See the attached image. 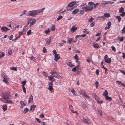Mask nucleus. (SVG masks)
<instances>
[{"mask_svg": "<svg viewBox=\"0 0 125 125\" xmlns=\"http://www.w3.org/2000/svg\"><path fill=\"white\" fill-rule=\"evenodd\" d=\"M101 67L102 68H103L104 69L105 71V73H106L107 70V68L106 67H105L103 65H101Z\"/></svg>", "mask_w": 125, "mask_h": 125, "instance_id": "47", "label": "nucleus"}, {"mask_svg": "<svg viewBox=\"0 0 125 125\" xmlns=\"http://www.w3.org/2000/svg\"><path fill=\"white\" fill-rule=\"evenodd\" d=\"M112 50L113 51H115V47H114V46H112Z\"/></svg>", "mask_w": 125, "mask_h": 125, "instance_id": "61", "label": "nucleus"}, {"mask_svg": "<svg viewBox=\"0 0 125 125\" xmlns=\"http://www.w3.org/2000/svg\"><path fill=\"white\" fill-rule=\"evenodd\" d=\"M66 63L68 66L71 67H73L74 66L73 64H71V63L70 62H67Z\"/></svg>", "mask_w": 125, "mask_h": 125, "instance_id": "19", "label": "nucleus"}, {"mask_svg": "<svg viewBox=\"0 0 125 125\" xmlns=\"http://www.w3.org/2000/svg\"><path fill=\"white\" fill-rule=\"evenodd\" d=\"M100 3H96L95 4H94L93 2V7L94 9H95L96 7L100 4Z\"/></svg>", "mask_w": 125, "mask_h": 125, "instance_id": "15", "label": "nucleus"}, {"mask_svg": "<svg viewBox=\"0 0 125 125\" xmlns=\"http://www.w3.org/2000/svg\"><path fill=\"white\" fill-rule=\"evenodd\" d=\"M26 83V81L25 80L23 81L21 83L22 84V85H23L24 86V85H25Z\"/></svg>", "mask_w": 125, "mask_h": 125, "instance_id": "50", "label": "nucleus"}, {"mask_svg": "<svg viewBox=\"0 0 125 125\" xmlns=\"http://www.w3.org/2000/svg\"><path fill=\"white\" fill-rule=\"evenodd\" d=\"M31 30H30L28 31H27V34L28 35H29L31 34Z\"/></svg>", "mask_w": 125, "mask_h": 125, "instance_id": "49", "label": "nucleus"}, {"mask_svg": "<svg viewBox=\"0 0 125 125\" xmlns=\"http://www.w3.org/2000/svg\"><path fill=\"white\" fill-rule=\"evenodd\" d=\"M110 2L111 1H102V2L101 3V5H104V6H105L106 5L109 4Z\"/></svg>", "mask_w": 125, "mask_h": 125, "instance_id": "7", "label": "nucleus"}, {"mask_svg": "<svg viewBox=\"0 0 125 125\" xmlns=\"http://www.w3.org/2000/svg\"><path fill=\"white\" fill-rule=\"evenodd\" d=\"M26 16H31V11H29L28 13V14L26 15Z\"/></svg>", "mask_w": 125, "mask_h": 125, "instance_id": "55", "label": "nucleus"}, {"mask_svg": "<svg viewBox=\"0 0 125 125\" xmlns=\"http://www.w3.org/2000/svg\"><path fill=\"white\" fill-rule=\"evenodd\" d=\"M2 109L4 111H5L7 110V106L6 105H3L2 106Z\"/></svg>", "mask_w": 125, "mask_h": 125, "instance_id": "32", "label": "nucleus"}, {"mask_svg": "<svg viewBox=\"0 0 125 125\" xmlns=\"http://www.w3.org/2000/svg\"><path fill=\"white\" fill-rule=\"evenodd\" d=\"M83 122L85 124H88V122L87 120L85 119H83Z\"/></svg>", "mask_w": 125, "mask_h": 125, "instance_id": "48", "label": "nucleus"}, {"mask_svg": "<svg viewBox=\"0 0 125 125\" xmlns=\"http://www.w3.org/2000/svg\"><path fill=\"white\" fill-rule=\"evenodd\" d=\"M42 73L45 76H47V74L46 73L44 72H42Z\"/></svg>", "mask_w": 125, "mask_h": 125, "instance_id": "62", "label": "nucleus"}, {"mask_svg": "<svg viewBox=\"0 0 125 125\" xmlns=\"http://www.w3.org/2000/svg\"><path fill=\"white\" fill-rule=\"evenodd\" d=\"M115 17L118 20V22H119L121 20V17L119 16H116Z\"/></svg>", "mask_w": 125, "mask_h": 125, "instance_id": "36", "label": "nucleus"}, {"mask_svg": "<svg viewBox=\"0 0 125 125\" xmlns=\"http://www.w3.org/2000/svg\"><path fill=\"white\" fill-rule=\"evenodd\" d=\"M108 93L107 91L106 90H105L104 93L103 94V95L105 97L107 96Z\"/></svg>", "mask_w": 125, "mask_h": 125, "instance_id": "31", "label": "nucleus"}, {"mask_svg": "<svg viewBox=\"0 0 125 125\" xmlns=\"http://www.w3.org/2000/svg\"><path fill=\"white\" fill-rule=\"evenodd\" d=\"M111 22H108L107 23V26L110 27L111 25Z\"/></svg>", "mask_w": 125, "mask_h": 125, "instance_id": "59", "label": "nucleus"}, {"mask_svg": "<svg viewBox=\"0 0 125 125\" xmlns=\"http://www.w3.org/2000/svg\"><path fill=\"white\" fill-rule=\"evenodd\" d=\"M20 103L21 104L20 107L21 108H23L26 104V103L22 101H21L20 102Z\"/></svg>", "mask_w": 125, "mask_h": 125, "instance_id": "13", "label": "nucleus"}, {"mask_svg": "<svg viewBox=\"0 0 125 125\" xmlns=\"http://www.w3.org/2000/svg\"><path fill=\"white\" fill-rule=\"evenodd\" d=\"M76 3V2L75 1H73L68 5L67 6L69 7H73L75 5Z\"/></svg>", "mask_w": 125, "mask_h": 125, "instance_id": "4", "label": "nucleus"}, {"mask_svg": "<svg viewBox=\"0 0 125 125\" xmlns=\"http://www.w3.org/2000/svg\"><path fill=\"white\" fill-rule=\"evenodd\" d=\"M97 102L98 104H102L103 103V101L102 100H101L100 101L99 100H98V101H97Z\"/></svg>", "mask_w": 125, "mask_h": 125, "instance_id": "53", "label": "nucleus"}, {"mask_svg": "<svg viewBox=\"0 0 125 125\" xmlns=\"http://www.w3.org/2000/svg\"><path fill=\"white\" fill-rule=\"evenodd\" d=\"M98 84L99 83L98 82V81H96L95 83V85L96 88H98Z\"/></svg>", "mask_w": 125, "mask_h": 125, "instance_id": "43", "label": "nucleus"}, {"mask_svg": "<svg viewBox=\"0 0 125 125\" xmlns=\"http://www.w3.org/2000/svg\"><path fill=\"white\" fill-rule=\"evenodd\" d=\"M45 40L46 41V44L48 45L49 44L51 41L50 37L49 38H47L46 39H45Z\"/></svg>", "mask_w": 125, "mask_h": 125, "instance_id": "11", "label": "nucleus"}, {"mask_svg": "<svg viewBox=\"0 0 125 125\" xmlns=\"http://www.w3.org/2000/svg\"><path fill=\"white\" fill-rule=\"evenodd\" d=\"M104 16L106 17H108L110 16V14L108 13H105L104 14Z\"/></svg>", "mask_w": 125, "mask_h": 125, "instance_id": "17", "label": "nucleus"}, {"mask_svg": "<svg viewBox=\"0 0 125 125\" xmlns=\"http://www.w3.org/2000/svg\"><path fill=\"white\" fill-rule=\"evenodd\" d=\"M36 10H32V16L33 17H35L36 15H37V14L36 13Z\"/></svg>", "mask_w": 125, "mask_h": 125, "instance_id": "14", "label": "nucleus"}, {"mask_svg": "<svg viewBox=\"0 0 125 125\" xmlns=\"http://www.w3.org/2000/svg\"><path fill=\"white\" fill-rule=\"evenodd\" d=\"M51 30L52 31H53L55 30V26L54 25L52 26L51 28Z\"/></svg>", "mask_w": 125, "mask_h": 125, "instance_id": "33", "label": "nucleus"}, {"mask_svg": "<svg viewBox=\"0 0 125 125\" xmlns=\"http://www.w3.org/2000/svg\"><path fill=\"white\" fill-rule=\"evenodd\" d=\"M19 25H17L14 27V30L15 31H18L19 28Z\"/></svg>", "mask_w": 125, "mask_h": 125, "instance_id": "28", "label": "nucleus"}, {"mask_svg": "<svg viewBox=\"0 0 125 125\" xmlns=\"http://www.w3.org/2000/svg\"><path fill=\"white\" fill-rule=\"evenodd\" d=\"M95 25V23L94 22H93L90 24V26L91 27H92L94 26Z\"/></svg>", "mask_w": 125, "mask_h": 125, "instance_id": "58", "label": "nucleus"}, {"mask_svg": "<svg viewBox=\"0 0 125 125\" xmlns=\"http://www.w3.org/2000/svg\"><path fill=\"white\" fill-rule=\"evenodd\" d=\"M60 58V57L58 56L57 54H55L54 59V60L56 62Z\"/></svg>", "mask_w": 125, "mask_h": 125, "instance_id": "10", "label": "nucleus"}, {"mask_svg": "<svg viewBox=\"0 0 125 125\" xmlns=\"http://www.w3.org/2000/svg\"><path fill=\"white\" fill-rule=\"evenodd\" d=\"M36 106L35 105H33L32 106V111H33Z\"/></svg>", "mask_w": 125, "mask_h": 125, "instance_id": "44", "label": "nucleus"}, {"mask_svg": "<svg viewBox=\"0 0 125 125\" xmlns=\"http://www.w3.org/2000/svg\"><path fill=\"white\" fill-rule=\"evenodd\" d=\"M49 87L48 88V89L50 91H52L53 89L52 88L53 83L52 82H49L48 83Z\"/></svg>", "mask_w": 125, "mask_h": 125, "instance_id": "5", "label": "nucleus"}, {"mask_svg": "<svg viewBox=\"0 0 125 125\" xmlns=\"http://www.w3.org/2000/svg\"><path fill=\"white\" fill-rule=\"evenodd\" d=\"M61 42L59 43V45L60 46H63V44L66 42V41L64 40H62L61 41Z\"/></svg>", "mask_w": 125, "mask_h": 125, "instance_id": "21", "label": "nucleus"}, {"mask_svg": "<svg viewBox=\"0 0 125 125\" xmlns=\"http://www.w3.org/2000/svg\"><path fill=\"white\" fill-rule=\"evenodd\" d=\"M104 61L105 62L107 63H110L111 62V58H108V56L107 55H105L104 58Z\"/></svg>", "mask_w": 125, "mask_h": 125, "instance_id": "3", "label": "nucleus"}, {"mask_svg": "<svg viewBox=\"0 0 125 125\" xmlns=\"http://www.w3.org/2000/svg\"><path fill=\"white\" fill-rule=\"evenodd\" d=\"M78 66H79L78 65L77 67L73 68L72 69V71L73 72H75L78 69Z\"/></svg>", "mask_w": 125, "mask_h": 125, "instance_id": "25", "label": "nucleus"}, {"mask_svg": "<svg viewBox=\"0 0 125 125\" xmlns=\"http://www.w3.org/2000/svg\"><path fill=\"white\" fill-rule=\"evenodd\" d=\"M83 8H85L84 7H82V10H81L80 11V13L81 14H83L84 13L85 11L84 9Z\"/></svg>", "mask_w": 125, "mask_h": 125, "instance_id": "23", "label": "nucleus"}, {"mask_svg": "<svg viewBox=\"0 0 125 125\" xmlns=\"http://www.w3.org/2000/svg\"><path fill=\"white\" fill-rule=\"evenodd\" d=\"M106 99L107 100H108L109 101H111L112 100V98L111 97H110L108 96H106L105 97Z\"/></svg>", "mask_w": 125, "mask_h": 125, "instance_id": "34", "label": "nucleus"}, {"mask_svg": "<svg viewBox=\"0 0 125 125\" xmlns=\"http://www.w3.org/2000/svg\"><path fill=\"white\" fill-rule=\"evenodd\" d=\"M6 78H3V81L5 83H6V84H7L8 83V80L7 79H6Z\"/></svg>", "mask_w": 125, "mask_h": 125, "instance_id": "40", "label": "nucleus"}, {"mask_svg": "<svg viewBox=\"0 0 125 125\" xmlns=\"http://www.w3.org/2000/svg\"><path fill=\"white\" fill-rule=\"evenodd\" d=\"M28 111V109L27 108H26L24 109V113H26Z\"/></svg>", "mask_w": 125, "mask_h": 125, "instance_id": "51", "label": "nucleus"}, {"mask_svg": "<svg viewBox=\"0 0 125 125\" xmlns=\"http://www.w3.org/2000/svg\"><path fill=\"white\" fill-rule=\"evenodd\" d=\"M73 39L72 38H69L68 40V43L69 44H71L72 42Z\"/></svg>", "mask_w": 125, "mask_h": 125, "instance_id": "26", "label": "nucleus"}, {"mask_svg": "<svg viewBox=\"0 0 125 125\" xmlns=\"http://www.w3.org/2000/svg\"><path fill=\"white\" fill-rule=\"evenodd\" d=\"M97 111L98 112V113L99 114H100L101 115V116L103 115V114L102 113V112L100 109H98Z\"/></svg>", "mask_w": 125, "mask_h": 125, "instance_id": "38", "label": "nucleus"}, {"mask_svg": "<svg viewBox=\"0 0 125 125\" xmlns=\"http://www.w3.org/2000/svg\"><path fill=\"white\" fill-rule=\"evenodd\" d=\"M45 9V8H42L41 9L38 10H36V13L37 14H38L39 13H40L42 12Z\"/></svg>", "mask_w": 125, "mask_h": 125, "instance_id": "8", "label": "nucleus"}, {"mask_svg": "<svg viewBox=\"0 0 125 125\" xmlns=\"http://www.w3.org/2000/svg\"><path fill=\"white\" fill-rule=\"evenodd\" d=\"M79 11V10L78 9H76L74 10L72 12L73 14H74L78 12Z\"/></svg>", "mask_w": 125, "mask_h": 125, "instance_id": "20", "label": "nucleus"}, {"mask_svg": "<svg viewBox=\"0 0 125 125\" xmlns=\"http://www.w3.org/2000/svg\"><path fill=\"white\" fill-rule=\"evenodd\" d=\"M36 21V19H33L32 20V25L34 24L35 23Z\"/></svg>", "mask_w": 125, "mask_h": 125, "instance_id": "29", "label": "nucleus"}, {"mask_svg": "<svg viewBox=\"0 0 125 125\" xmlns=\"http://www.w3.org/2000/svg\"><path fill=\"white\" fill-rule=\"evenodd\" d=\"M93 46L94 48H99L100 47L97 43H93Z\"/></svg>", "mask_w": 125, "mask_h": 125, "instance_id": "12", "label": "nucleus"}, {"mask_svg": "<svg viewBox=\"0 0 125 125\" xmlns=\"http://www.w3.org/2000/svg\"><path fill=\"white\" fill-rule=\"evenodd\" d=\"M75 27V26H73L72 27L70 30V31L71 32H73L77 29L78 27Z\"/></svg>", "mask_w": 125, "mask_h": 125, "instance_id": "6", "label": "nucleus"}, {"mask_svg": "<svg viewBox=\"0 0 125 125\" xmlns=\"http://www.w3.org/2000/svg\"><path fill=\"white\" fill-rule=\"evenodd\" d=\"M62 18V16L60 15L59 16L58 18H57V21H58L60 20Z\"/></svg>", "mask_w": 125, "mask_h": 125, "instance_id": "39", "label": "nucleus"}, {"mask_svg": "<svg viewBox=\"0 0 125 125\" xmlns=\"http://www.w3.org/2000/svg\"><path fill=\"white\" fill-rule=\"evenodd\" d=\"M21 86L22 87L23 90V92L24 93H25L26 91V90H25L26 89H25V87L23 85H22Z\"/></svg>", "mask_w": 125, "mask_h": 125, "instance_id": "46", "label": "nucleus"}, {"mask_svg": "<svg viewBox=\"0 0 125 125\" xmlns=\"http://www.w3.org/2000/svg\"><path fill=\"white\" fill-rule=\"evenodd\" d=\"M9 93L2 94L1 100L3 102L7 103H11L12 101L9 99Z\"/></svg>", "mask_w": 125, "mask_h": 125, "instance_id": "1", "label": "nucleus"}, {"mask_svg": "<svg viewBox=\"0 0 125 125\" xmlns=\"http://www.w3.org/2000/svg\"><path fill=\"white\" fill-rule=\"evenodd\" d=\"M116 83H117L119 85H121L122 86H123L124 85V83H122L121 81H116Z\"/></svg>", "mask_w": 125, "mask_h": 125, "instance_id": "27", "label": "nucleus"}, {"mask_svg": "<svg viewBox=\"0 0 125 125\" xmlns=\"http://www.w3.org/2000/svg\"><path fill=\"white\" fill-rule=\"evenodd\" d=\"M82 105L83 108L85 109H86V108H87V107L86 105L84 104H82Z\"/></svg>", "mask_w": 125, "mask_h": 125, "instance_id": "42", "label": "nucleus"}, {"mask_svg": "<svg viewBox=\"0 0 125 125\" xmlns=\"http://www.w3.org/2000/svg\"><path fill=\"white\" fill-rule=\"evenodd\" d=\"M1 76L3 78H6V76L3 72L1 73Z\"/></svg>", "mask_w": 125, "mask_h": 125, "instance_id": "30", "label": "nucleus"}, {"mask_svg": "<svg viewBox=\"0 0 125 125\" xmlns=\"http://www.w3.org/2000/svg\"><path fill=\"white\" fill-rule=\"evenodd\" d=\"M74 58L76 60H77V59H78V56L77 54H76L74 56Z\"/></svg>", "mask_w": 125, "mask_h": 125, "instance_id": "56", "label": "nucleus"}, {"mask_svg": "<svg viewBox=\"0 0 125 125\" xmlns=\"http://www.w3.org/2000/svg\"><path fill=\"white\" fill-rule=\"evenodd\" d=\"M16 68H17V67H10V68L12 70L17 71V69Z\"/></svg>", "mask_w": 125, "mask_h": 125, "instance_id": "41", "label": "nucleus"}, {"mask_svg": "<svg viewBox=\"0 0 125 125\" xmlns=\"http://www.w3.org/2000/svg\"><path fill=\"white\" fill-rule=\"evenodd\" d=\"M43 52L44 53H46L47 52V50L45 49V47H44L43 48Z\"/></svg>", "mask_w": 125, "mask_h": 125, "instance_id": "45", "label": "nucleus"}, {"mask_svg": "<svg viewBox=\"0 0 125 125\" xmlns=\"http://www.w3.org/2000/svg\"><path fill=\"white\" fill-rule=\"evenodd\" d=\"M95 73L98 75L99 74V71L98 70H97L95 72Z\"/></svg>", "mask_w": 125, "mask_h": 125, "instance_id": "60", "label": "nucleus"}, {"mask_svg": "<svg viewBox=\"0 0 125 125\" xmlns=\"http://www.w3.org/2000/svg\"><path fill=\"white\" fill-rule=\"evenodd\" d=\"M86 5V3H83L82 4V5H80V8L82 7H83V6H84V5Z\"/></svg>", "mask_w": 125, "mask_h": 125, "instance_id": "63", "label": "nucleus"}, {"mask_svg": "<svg viewBox=\"0 0 125 125\" xmlns=\"http://www.w3.org/2000/svg\"><path fill=\"white\" fill-rule=\"evenodd\" d=\"M48 78H49V80L51 81V82H53L52 80L53 79V77L51 75H50L49 76H48Z\"/></svg>", "mask_w": 125, "mask_h": 125, "instance_id": "22", "label": "nucleus"}, {"mask_svg": "<svg viewBox=\"0 0 125 125\" xmlns=\"http://www.w3.org/2000/svg\"><path fill=\"white\" fill-rule=\"evenodd\" d=\"M70 91L72 92V93L74 95H75L76 96L78 95V94L76 93H75L74 90L73 89H71V90Z\"/></svg>", "mask_w": 125, "mask_h": 125, "instance_id": "18", "label": "nucleus"}, {"mask_svg": "<svg viewBox=\"0 0 125 125\" xmlns=\"http://www.w3.org/2000/svg\"><path fill=\"white\" fill-rule=\"evenodd\" d=\"M121 14H120V15L123 17L125 15V12H123Z\"/></svg>", "mask_w": 125, "mask_h": 125, "instance_id": "57", "label": "nucleus"}, {"mask_svg": "<svg viewBox=\"0 0 125 125\" xmlns=\"http://www.w3.org/2000/svg\"><path fill=\"white\" fill-rule=\"evenodd\" d=\"M2 32H7L6 27H2L1 29Z\"/></svg>", "mask_w": 125, "mask_h": 125, "instance_id": "16", "label": "nucleus"}, {"mask_svg": "<svg viewBox=\"0 0 125 125\" xmlns=\"http://www.w3.org/2000/svg\"><path fill=\"white\" fill-rule=\"evenodd\" d=\"M93 19V18L91 17L89 19L88 21L91 22L92 21Z\"/></svg>", "mask_w": 125, "mask_h": 125, "instance_id": "54", "label": "nucleus"}, {"mask_svg": "<svg viewBox=\"0 0 125 125\" xmlns=\"http://www.w3.org/2000/svg\"><path fill=\"white\" fill-rule=\"evenodd\" d=\"M50 73L52 74L53 76L55 77H56L57 76V73L55 71L53 72L52 71Z\"/></svg>", "mask_w": 125, "mask_h": 125, "instance_id": "9", "label": "nucleus"}, {"mask_svg": "<svg viewBox=\"0 0 125 125\" xmlns=\"http://www.w3.org/2000/svg\"><path fill=\"white\" fill-rule=\"evenodd\" d=\"M50 31L49 30V29L48 28L47 30H46L44 31V33L47 34L48 33H49L50 32Z\"/></svg>", "mask_w": 125, "mask_h": 125, "instance_id": "37", "label": "nucleus"}, {"mask_svg": "<svg viewBox=\"0 0 125 125\" xmlns=\"http://www.w3.org/2000/svg\"><path fill=\"white\" fill-rule=\"evenodd\" d=\"M93 2L90 1L88 2V5L87 6L84 7L85 8H83L84 9L85 11H90L93 9Z\"/></svg>", "mask_w": 125, "mask_h": 125, "instance_id": "2", "label": "nucleus"}, {"mask_svg": "<svg viewBox=\"0 0 125 125\" xmlns=\"http://www.w3.org/2000/svg\"><path fill=\"white\" fill-rule=\"evenodd\" d=\"M12 52V50L11 49H9L8 51V53L9 54H11Z\"/></svg>", "mask_w": 125, "mask_h": 125, "instance_id": "52", "label": "nucleus"}, {"mask_svg": "<svg viewBox=\"0 0 125 125\" xmlns=\"http://www.w3.org/2000/svg\"><path fill=\"white\" fill-rule=\"evenodd\" d=\"M124 11V9L122 7H121L119 9V12L120 13H121L123 12Z\"/></svg>", "mask_w": 125, "mask_h": 125, "instance_id": "24", "label": "nucleus"}, {"mask_svg": "<svg viewBox=\"0 0 125 125\" xmlns=\"http://www.w3.org/2000/svg\"><path fill=\"white\" fill-rule=\"evenodd\" d=\"M80 92L83 96L86 94L84 90H81L80 91Z\"/></svg>", "mask_w": 125, "mask_h": 125, "instance_id": "35", "label": "nucleus"}, {"mask_svg": "<svg viewBox=\"0 0 125 125\" xmlns=\"http://www.w3.org/2000/svg\"><path fill=\"white\" fill-rule=\"evenodd\" d=\"M40 117L41 118H43L44 117V116L43 114H42L40 116Z\"/></svg>", "mask_w": 125, "mask_h": 125, "instance_id": "64", "label": "nucleus"}]
</instances>
